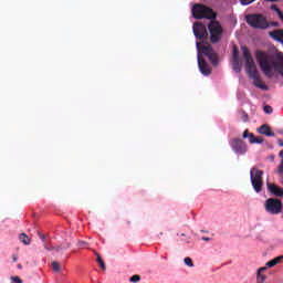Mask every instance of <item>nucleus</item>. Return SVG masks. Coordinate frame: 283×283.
<instances>
[{"instance_id":"39","label":"nucleus","mask_w":283,"mask_h":283,"mask_svg":"<svg viewBox=\"0 0 283 283\" xmlns=\"http://www.w3.org/2000/svg\"><path fill=\"white\" fill-rule=\"evenodd\" d=\"M181 235H185V233H181Z\"/></svg>"},{"instance_id":"25","label":"nucleus","mask_w":283,"mask_h":283,"mask_svg":"<svg viewBox=\"0 0 283 283\" xmlns=\"http://www.w3.org/2000/svg\"><path fill=\"white\" fill-rule=\"evenodd\" d=\"M129 282H132V283L140 282V275L135 274V275L130 276Z\"/></svg>"},{"instance_id":"12","label":"nucleus","mask_w":283,"mask_h":283,"mask_svg":"<svg viewBox=\"0 0 283 283\" xmlns=\"http://www.w3.org/2000/svg\"><path fill=\"white\" fill-rule=\"evenodd\" d=\"M268 189L270 193H273V196H277L279 198L283 197V189L275 184L268 182Z\"/></svg>"},{"instance_id":"38","label":"nucleus","mask_w":283,"mask_h":283,"mask_svg":"<svg viewBox=\"0 0 283 283\" xmlns=\"http://www.w3.org/2000/svg\"><path fill=\"white\" fill-rule=\"evenodd\" d=\"M18 269H23V266L21 264H18Z\"/></svg>"},{"instance_id":"17","label":"nucleus","mask_w":283,"mask_h":283,"mask_svg":"<svg viewBox=\"0 0 283 283\" xmlns=\"http://www.w3.org/2000/svg\"><path fill=\"white\" fill-rule=\"evenodd\" d=\"M271 10H273L277 14L279 19L283 23V12H282V10H280V8H277V4H272Z\"/></svg>"},{"instance_id":"21","label":"nucleus","mask_w":283,"mask_h":283,"mask_svg":"<svg viewBox=\"0 0 283 283\" xmlns=\"http://www.w3.org/2000/svg\"><path fill=\"white\" fill-rule=\"evenodd\" d=\"M232 56L233 61L240 60V51L237 49V46L233 48Z\"/></svg>"},{"instance_id":"15","label":"nucleus","mask_w":283,"mask_h":283,"mask_svg":"<svg viewBox=\"0 0 283 283\" xmlns=\"http://www.w3.org/2000/svg\"><path fill=\"white\" fill-rule=\"evenodd\" d=\"M243 138H249V143L251 145H255V135L253 133H249V129L243 132Z\"/></svg>"},{"instance_id":"29","label":"nucleus","mask_w":283,"mask_h":283,"mask_svg":"<svg viewBox=\"0 0 283 283\" xmlns=\"http://www.w3.org/2000/svg\"><path fill=\"white\" fill-rule=\"evenodd\" d=\"M242 6H250V3H253L255 0H240Z\"/></svg>"},{"instance_id":"10","label":"nucleus","mask_w":283,"mask_h":283,"mask_svg":"<svg viewBox=\"0 0 283 283\" xmlns=\"http://www.w3.org/2000/svg\"><path fill=\"white\" fill-rule=\"evenodd\" d=\"M231 147L234 153L239 154L240 156L244 155L247 151V143L240 138H235L231 143Z\"/></svg>"},{"instance_id":"31","label":"nucleus","mask_w":283,"mask_h":283,"mask_svg":"<svg viewBox=\"0 0 283 283\" xmlns=\"http://www.w3.org/2000/svg\"><path fill=\"white\" fill-rule=\"evenodd\" d=\"M272 25V28H280V22H270L269 28Z\"/></svg>"},{"instance_id":"9","label":"nucleus","mask_w":283,"mask_h":283,"mask_svg":"<svg viewBox=\"0 0 283 283\" xmlns=\"http://www.w3.org/2000/svg\"><path fill=\"white\" fill-rule=\"evenodd\" d=\"M192 32L199 41H202L209 36V33L207 32V25H205L202 22H195L192 27Z\"/></svg>"},{"instance_id":"6","label":"nucleus","mask_w":283,"mask_h":283,"mask_svg":"<svg viewBox=\"0 0 283 283\" xmlns=\"http://www.w3.org/2000/svg\"><path fill=\"white\" fill-rule=\"evenodd\" d=\"M245 20L251 28H256L258 30H266L269 28V21L260 13L249 14L245 17Z\"/></svg>"},{"instance_id":"14","label":"nucleus","mask_w":283,"mask_h":283,"mask_svg":"<svg viewBox=\"0 0 283 283\" xmlns=\"http://www.w3.org/2000/svg\"><path fill=\"white\" fill-rule=\"evenodd\" d=\"M282 261H283V255L276 256V258L272 259L271 261H269L266 263V266L269 269H273V266H276V264H280V262H282Z\"/></svg>"},{"instance_id":"36","label":"nucleus","mask_w":283,"mask_h":283,"mask_svg":"<svg viewBox=\"0 0 283 283\" xmlns=\"http://www.w3.org/2000/svg\"><path fill=\"white\" fill-rule=\"evenodd\" d=\"M265 1H270V2H272V3H275V2H277L279 0H265Z\"/></svg>"},{"instance_id":"27","label":"nucleus","mask_w":283,"mask_h":283,"mask_svg":"<svg viewBox=\"0 0 283 283\" xmlns=\"http://www.w3.org/2000/svg\"><path fill=\"white\" fill-rule=\"evenodd\" d=\"M11 283H23V281L19 276H11Z\"/></svg>"},{"instance_id":"30","label":"nucleus","mask_w":283,"mask_h":283,"mask_svg":"<svg viewBox=\"0 0 283 283\" xmlns=\"http://www.w3.org/2000/svg\"><path fill=\"white\" fill-rule=\"evenodd\" d=\"M242 120L243 123H248L249 120V114H247L245 112L242 113Z\"/></svg>"},{"instance_id":"19","label":"nucleus","mask_w":283,"mask_h":283,"mask_svg":"<svg viewBox=\"0 0 283 283\" xmlns=\"http://www.w3.org/2000/svg\"><path fill=\"white\" fill-rule=\"evenodd\" d=\"M20 242H23L25 245L30 244V237H28V234L25 233H21L20 234Z\"/></svg>"},{"instance_id":"8","label":"nucleus","mask_w":283,"mask_h":283,"mask_svg":"<svg viewBox=\"0 0 283 283\" xmlns=\"http://www.w3.org/2000/svg\"><path fill=\"white\" fill-rule=\"evenodd\" d=\"M264 209L271 216H279L283 209L282 200L277 198H269L264 203Z\"/></svg>"},{"instance_id":"5","label":"nucleus","mask_w":283,"mask_h":283,"mask_svg":"<svg viewBox=\"0 0 283 283\" xmlns=\"http://www.w3.org/2000/svg\"><path fill=\"white\" fill-rule=\"evenodd\" d=\"M264 171L253 167L250 170L251 185L256 193H262V187H264V180L262 179Z\"/></svg>"},{"instance_id":"20","label":"nucleus","mask_w":283,"mask_h":283,"mask_svg":"<svg viewBox=\"0 0 283 283\" xmlns=\"http://www.w3.org/2000/svg\"><path fill=\"white\" fill-rule=\"evenodd\" d=\"M232 67H233L234 72H237V73L241 72L242 69L240 67V60H233Z\"/></svg>"},{"instance_id":"18","label":"nucleus","mask_w":283,"mask_h":283,"mask_svg":"<svg viewBox=\"0 0 283 283\" xmlns=\"http://www.w3.org/2000/svg\"><path fill=\"white\" fill-rule=\"evenodd\" d=\"M268 276L260 272H256V283H266Z\"/></svg>"},{"instance_id":"1","label":"nucleus","mask_w":283,"mask_h":283,"mask_svg":"<svg viewBox=\"0 0 283 283\" xmlns=\"http://www.w3.org/2000/svg\"><path fill=\"white\" fill-rule=\"evenodd\" d=\"M256 62L259 63L263 74L268 76V78H273V70L280 72L283 76V54H277V62H275V57L273 54L264 51L255 52Z\"/></svg>"},{"instance_id":"2","label":"nucleus","mask_w":283,"mask_h":283,"mask_svg":"<svg viewBox=\"0 0 283 283\" xmlns=\"http://www.w3.org/2000/svg\"><path fill=\"white\" fill-rule=\"evenodd\" d=\"M241 50L245 61L247 74L254 81L255 87H259V90H269V86L262 83V77H260V72H258V66L255 65V61H253V56L251 55L249 48L242 46Z\"/></svg>"},{"instance_id":"28","label":"nucleus","mask_w":283,"mask_h":283,"mask_svg":"<svg viewBox=\"0 0 283 283\" xmlns=\"http://www.w3.org/2000/svg\"><path fill=\"white\" fill-rule=\"evenodd\" d=\"M262 143H264L262 137H254V144L262 145Z\"/></svg>"},{"instance_id":"33","label":"nucleus","mask_w":283,"mask_h":283,"mask_svg":"<svg viewBox=\"0 0 283 283\" xmlns=\"http://www.w3.org/2000/svg\"><path fill=\"white\" fill-rule=\"evenodd\" d=\"M202 240H203V242H209V241L211 240V238H209V237H202Z\"/></svg>"},{"instance_id":"35","label":"nucleus","mask_w":283,"mask_h":283,"mask_svg":"<svg viewBox=\"0 0 283 283\" xmlns=\"http://www.w3.org/2000/svg\"><path fill=\"white\" fill-rule=\"evenodd\" d=\"M277 145H279V147H283V139H279Z\"/></svg>"},{"instance_id":"23","label":"nucleus","mask_w":283,"mask_h":283,"mask_svg":"<svg viewBox=\"0 0 283 283\" xmlns=\"http://www.w3.org/2000/svg\"><path fill=\"white\" fill-rule=\"evenodd\" d=\"M185 265L189 266L190 269L193 268V261L191 260V258L187 256L184 259Z\"/></svg>"},{"instance_id":"24","label":"nucleus","mask_w":283,"mask_h":283,"mask_svg":"<svg viewBox=\"0 0 283 283\" xmlns=\"http://www.w3.org/2000/svg\"><path fill=\"white\" fill-rule=\"evenodd\" d=\"M51 266H52L53 271H55V273H59V271H61V265L56 261H53Z\"/></svg>"},{"instance_id":"7","label":"nucleus","mask_w":283,"mask_h":283,"mask_svg":"<svg viewBox=\"0 0 283 283\" xmlns=\"http://www.w3.org/2000/svg\"><path fill=\"white\" fill-rule=\"evenodd\" d=\"M208 30L210 32V42L220 43L222 34H224V29H222V24H220V22L216 20H212L208 24Z\"/></svg>"},{"instance_id":"26","label":"nucleus","mask_w":283,"mask_h":283,"mask_svg":"<svg viewBox=\"0 0 283 283\" xmlns=\"http://www.w3.org/2000/svg\"><path fill=\"white\" fill-rule=\"evenodd\" d=\"M263 112H264L265 114H273V107H271L270 105H265V106L263 107Z\"/></svg>"},{"instance_id":"16","label":"nucleus","mask_w":283,"mask_h":283,"mask_svg":"<svg viewBox=\"0 0 283 283\" xmlns=\"http://www.w3.org/2000/svg\"><path fill=\"white\" fill-rule=\"evenodd\" d=\"M96 255V262L99 265V268L102 269V271H105L106 266H105V261H103V258L101 256V254H98V252H95Z\"/></svg>"},{"instance_id":"4","label":"nucleus","mask_w":283,"mask_h":283,"mask_svg":"<svg viewBox=\"0 0 283 283\" xmlns=\"http://www.w3.org/2000/svg\"><path fill=\"white\" fill-rule=\"evenodd\" d=\"M197 50L207 56L214 67L218 66L220 57H218V54L213 51V46H211V44H201L200 42H197Z\"/></svg>"},{"instance_id":"34","label":"nucleus","mask_w":283,"mask_h":283,"mask_svg":"<svg viewBox=\"0 0 283 283\" xmlns=\"http://www.w3.org/2000/svg\"><path fill=\"white\" fill-rule=\"evenodd\" d=\"M263 271H266V266L260 268L256 273H262Z\"/></svg>"},{"instance_id":"13","label":"nucleus","mask_w":283,"mask_h":283,"mask_svg":"<svg viewBox=\"0 0 283 283\" xmlns=\"http://www.w3.org/2000/svg\"><path fill=\"white\" fill-rule=\"evenodd\" d=\"M258 133L262 134L263 136L273 137L275 136V133L271 130V126L263 124L260 128H258Z\"/></svg>"},{"instance_id":"3","label":"nucleus","mask_w":283,"mask_h":283,"mask_svg":"<svg viewBox=\"0 0 283 283\" xmlns=\"http://www.w3.org/2000/svg\"><path fill=\"white\" fill-rule=\"evenodd\" d=\"M192 15L195 19H216V17H218V14L213 12V9L205 4H195Z\"/></svg>"},{"instance_id":"32","label":"nucleus","mask_w":283,"mask_h":283,"mask_svg":"<svg viewBox=\"0 0 283 283\" xmlns=\"http://www.w3.org/2000/svg\"><path fill=\"white\" fill-rule=\"evenodd\" d=\"M38 233H39V235H40V238H41L42 242H45V235H44V234H42L41 232H38Z\"/></svg>"},{"instance_id":"11","label":"nucleus","mask_w":283,"mask_h":283,"mask_svg":"<svg viewBox=\"0 0 283 283\" xmlns=\"http://www.w3.org/2000/svg\"><path fill=\"white\" fill-rule=\"evenodd\" d=\"M198 65L203 76H209V74H211V66H209L205 57H202L200 54H198Z\"/></svg>"},{"instance_id":"37","label":"nucleus","mask_w":283,"mask_h":283,"mask_svg":"<svg viewBox=\"0 0 283 283\" xmlns=\"http://www.w3.org/2000/svg\"><path fill=\"white\" fill-rule=\"evenodd\" d=\"M12 260H13V262H17V260H18V259H17V255H13V256H12Z\"/></svg>"},{"instance_id":"22","label":"nucleus","mask_w":283,"mask_h":283,"mask_svg":"<svg viewBox=\"0 0 283 283\" xmlns=\"http://www.w3.org/2000/svg\"><path fill=\"white\" fill-rule=\"evenodd\" d=\"M280 158H282L281 160V165L279 166V174L282 176L283 174V149L279 153Z\"/></svg>"}]
</instances>
